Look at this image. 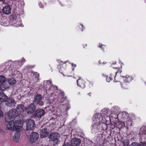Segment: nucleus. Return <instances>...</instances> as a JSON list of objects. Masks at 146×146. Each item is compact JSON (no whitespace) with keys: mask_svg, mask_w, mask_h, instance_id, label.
<instances>
[{"mask_svg":"<svg viewBox=\"0 0 146 146\" xmlns=\"http://www.w3.org/2000/svg\"><path fill=\"white\" fill-rule=\"evenodd\" d=\"M40 136L41 138L45 137L47 136L48 134V130L47 128L43 129L40 132Z\"/></svg>","mask_w":146,"mask_h":146,"instance_id":"nucleus-13","label":"nucleus"},{"mask_svg":"<svg viewBox=\"0 0 146 146\" xmlns=\"http://www.w3.org/2000/svg\"><path fill=\"white\" fill-rule=\"evenodd\" d=\"M140 146H146V142H141L140 144Z\"/></svg>","mask_w":146,"mask_h":146,"instance_id":"nucleus-32","label":"nucleus"},{"mask_svg":"<svg viewBox=\"0 0 146 146\" xmlns=\"http://www.w3.org/2000/svg\"><path fill=\"white\" fill-rule=\"evenodd\" d=\"M141 137L142 139L146 138V127L143 126L140 129L139 132Z\"/></svg>","mask_w":146,"mask_h":146,"instance_id":"nucleus-12","label":"nucleus"},{"mask_svg":"<svg viewBox=\"0 0 146 146\" xmlns=\"http://www.w3.org/2000/svg\"><path fill=\"white\" fill-rule=\"evenodd\" d=\"M99 125V124L93 123L91 126V131L92 133H96L98 131Z\"/></svg>","mask_w":146,"mask_h":146,"instance_id":"nucleus-15","label":"nucleus"},{"mask_svg":"<svg viewBox=\"0 0 146 146\" xmlns=\"http://www.w3.org/2000/svg\"><path fill=\"white\" fill-rule=\"evenodd\" d=\"M123 146H129V140L128 139H125L122 141Z\"/></svg>","mask_w":146,"mask_h":146,"instance_id":"nucleus-24","label":"nucleus"},{"mask_svg":"<svg viewBox=\"0 0 146 146\" xmlns=\"http://www.w3.org/2000/svg\"><path fill=\"white\" fill-rule=\"evenodd\" d=\"M18 115L17 111L15 109H12L7 113V115L9 119H13L17 117Z\"/></svg>","mask_w":146,"mask_h":146,"instance_id":"nucleus-4","label":"nucleus"},{"mask_svg":"<svg viewBox=\"0 0 146 146\" xmlns=\"http://www.w3.org/2000/svg\"><path fill=\"white\" fill-rule=\"evenodd\" d=\"M72 66H74V67H76V65L75 64H74L73 63H72Z\"/></svg>","mask_w":146,"mask_h":146,"instance_id":"nucleus-36","label":"nucleus"},{"mask_svg":"<svg viewBox=\"0 0 146 146\" xmlns=\"http://www.w3.org/2000/svg\"><path fill=\"white\" fill-rule=\"evenodd\" d=\"M119 109H118V108L117 107H114V109H113V111L115 113H117Z\"/></svg>","mask_w":146,"mask_h":146,"instance_id":"nucleus-30","label":"nucleus"},{"mask_svg":"<svg viewBox=\"0 0 146 146\" xmlns=\"http://www.w3.org/2000/svg\"><path fill=\"white\" fill-rule=\"evenodd\" d=\"M108 111L109 109L106 108H104L102 110V111L104 114H106L108 113Z\"/></svg>","mask_w":146,"mask_h":146,"instance_id":"nucleus-27","label":"nucleus"},{"mask_svg":"<svg viewBox=\"0 0 146 146\" xmlns=\"http://www.w3.org/2000/svg\"><path fill=\"white\" fill-rule=\"evenodd\" d=\"M63 146H69V144L68 143L64 144Z\"/></svg>","mask_w":146,"mask_h":146,"instance_id":"nucleus-34","label":"nucleus"},{"mask_svg":"<svg viewBox=\"0 0 146 146\" xmlns=\"http://www.w3.org/2000/svg\"><path fill=\"white\" fill-rule=\"evenodd\" d=\"M25 62V59L23 58L21 60H19L17 62L19 64V65H21L23 64L22 62Z\"/></svg>","mask_w":146,"mask_h":146,"instance_id":"nucleus-26","label":"nucleus"},{"mask_svg":"<svg viewBox=\"0 0 146 146\" xmlns=\"http://www.w3.org/2000/svg\"><path fill=\"white\" fill-rule=\"evenodd\" d=\"M8 82L10 85H13L17 83L16 81L13 78L9 79L8 80Z\"/></svg>","mask_w":146,"mask_h":146,"instance_id":"nucleus-21","label":"nucleus"},{"mask_svg":"<svg viewBox=\"0 0 146 146\" xmlns=\"http://www.w3.org/2000/svg\"><path fill=\"white\" fill-rule=\"evenodd\" d=\"M50 140L51 141H55V143L57 144L58 142V139L60 137V135L57 133H52L50 135Z\"/></svg>","mask_w":146,"mask_h":146,"instance_id":"nucleus-7","label":"nucleus"},{"mask_svg":"<svg viewBox=\"0 0 146 146\" xmlns=\"http://www.w3.org/2000/svg\"><path fill=\"white\" fill-rule=\"evenodd\" d=\"M3 9H11V8H10V6L9 5H7L6 6H5V7H4Z\"/></svg>","mask_w":146,"mask_h":146,"instance_id":"nucleus-31","label":"nucleus"},{"mask_svg":"<svg viewBox=\"0 0 146 146\" xmlns=\"http://www.w3.org/2000/svg\"><path fill=\"white\" fill-rule=\"evenodd\" d=\"M7 99V97L3 93H0V102H4L6 101Z\"/></svg>","mask_w":146,"mask_h":146,"instance_id":"nucleus-16","label":"nucleus"},{"mask_svg":"<svg viewBox=\"0 0 146 146\" xmlns=\"http://www.w3.org/2000/svg\"><path fill=\"white\" fill-rule=\"evenodd\" d=\"M122 77L123 78L124 81L125 83L129 82L132 80L131 77L128 75H127L124 77L123 76Z\"/></svg>","mask_w":146,"mask_h":146,"instance_id":"nucleus-17","label":"nucleus"},{"mask_svg":"<svg viewBox=\"0 0 146 146\" xmlns=\"http://www.w3.org/2000/svg\"><path fill=\"white\" fill-rule=\"evenodd\" d=\"M107 81L108 82H109V81H108L107 80Z\"/></svg>","mask_w":146,"mask_h":146,"instance_id":"nucleus-41","label":"nucleus"},{"mask_svg":"<svg viewBox=\"0 0 146 146\" xmlns=\"http://www.w3.org/2000/svg\"><path fill=\"white\" fill-rule=\"evenodd\" d=\"M102 119L100 114L96 113L93 115V123L100 124L102 122Z\"/></svg>","mask_w":146,"mask_h":146,"instance_id":"nucleus-3","label":"nucleus"},{"mask_svg":"<svg viewBox=\"0 0 146 146\" xmlns=\"http://www.w3.org/2000/svg\"><path fill=\"white\" fill-rule=\"evenodd\" d=\"M1 86V87L3 88L4 89H7L9 87V85L6 82V81L2 82Z\"/></svg>","mask_w":146,"mask_h":146,"instance_id":"nucleus-23","label":"nucleus"},{"mask_svg":"<svg viewBox=\"0 0 146 146\" xmlns=\"http://www.w3.org/2000/svg\"><path fill=\"white\" fill-rule=\"evenodd\" d=\"M3 131L2 129L0 127V133L3 132Z\"/></svg>","mask_w":146,"mask_h":146,"instance_id":"nucleus-35","label":"nucleus"},{"mask_svg":"<svg viewBox=\"0 0 146 146\" xmlns=\"http://www.w3.org/2000/svg\"><path fill=\"white\" fill-rule=\"evenodd\" d=\"M60 3L62 6H63L64 5V4H62V2H60Z\"/></svg>","mask_w":146,"mask_h":146,"instance_id":"nucleus-37","label":"nucleus"},{"mask_svg":"<svg viewBox=\"0 0 146 146\" xmlns=\"http://www.w3.org/2000/svg\"><path fill=\"white\" fill-rule=\"evenodd\" d=\"M61 95H62V96H63V95H64V93H62V94Z\"/></svg>","mask_w":146,"mask_h":146,"instance_id":"nucleus-38","label":"nucleus"},{"mask_svg":"<svg viewBox=\"0 0 146 146\" xmlns=\"http://www.w3.org/2000/svg\"><path fill=\"white\" fill-rule=\"evenodd\" d=\"M72 146H79L81 143L80 140L77 138L72 139L71 142Z\"/></svg>","mask_w":146,"mask_h":146,"instance_id":"nucleus-14","label":"nucleus"},{"mask_svg":"<svg viewBox=\"0 0 146 146\" xmlns=\"http://www.w3.org/2000/svg\"><path fill=\"white\" fill-rule=\"evenodd\" d=\"M20 136V134L19 133H15L13 137V140L15 142H18Z\"/></svg>","mask_w":146,"mask_h":146,"instance_id":"nucleus-18","label":"nucleus"},{"mask_svg":"<svg viewBox=\"0 0 146 146\" xmlns=\"http://www.w3.org/2000/svg\"><path fill=\"white\" fill-rule=\"evenodd\" d=\"M33 103L34 104H39L40 106H43L44 103L41 101L42 97L40 95L37 94L34 96Z\"/></svg>","mask_w":146,"mask_h":146,"instance_id":"nucleus-2","label":"nucleus"},{"mask_svg":"<svg viewBox=\"0 0 146 146\" xmlns=\"http://www.w3.org/2000/svg\"><path fill=\"white\" fill-rule=\"evenodd\" d=\"M7 63H6L5 64H7Z\"/></svg>","mask_w":146,"mask_h":146,"instance_id":"nucleus-40","label":"nucleus"},{"mask_svg":"<svg viewBox=\"0 0 146 146\" xmlns=\"http://www.w3.org/2000/svg\"><path fill=\"white\" fill-rule=\"evenodd\" d=\"M38 137V134L37 133L33 132L30 136V142L32 143L35 142L37 140Z\"/></svg>","mask_w":146,"mask_h":146,"instance_id":"nucleus-8","label":"nucleus"},{"mask_svg":"<svg viewBox=\"0 0 146 146\" xmlns=\"http://www.w3.org/2000/svg\"><path fill=\"white\" fill-rule=\"evenodd\" d=\"M82 30H83V26L82 25Z\"/></svg>","mask_w":146,"mask_h":146,"instance_id":"nucleus-39","label":"nucleus"},{"mask_svg":"<svg viewBox=\"0 0 146 146\" xmlns=\"http://www.w3.org/2000/svg\"><path fill=\"white\" fill-rule=\"evenodd\" d=\"M44 111L43 109H40L37 110L34 113L35 116L37 118L42 117L44 114Z\"/></svg>","mask_w":146,"mask_h":146,"instance_id":"nucleus-10","label":"nucleus"},{"mask_svg":"<svg viewBox=\"0 0 146 146\" xmlns=\"http://www.w3.org/2000/svg\"><path fill=\"white\" fill-rule=\"evenodd\" d=\"M51 81L50 80H46L44 82L43 84V86L44 88L46 89H48L49 88L50 90H52V88H54L55 89H57V87L56 86H54L53 85H51Z\"/></svg>","mask_w":146,"mask_h":146,"instance_id":"nucleus-9","label":"nucleus"},{"mask_svg":"<svg viewBox=\"0 0 146 146\" xmlns=\"http://www.w3.org/2000/svg\"><path fill=\"white\" fill-rule=\"evenodd\" d=\"M23 125V123L21 120H12L8 123L7 127L9 130L14 131L20 129Z\"/></svg>","mask_w":146,"mask_h":146,"instance_id":"nucleus-1","label":"nucleus"},{"mask_svg":"<svg viewBox=\"0 0 146 146\" xmlns=\"http://www.w3.org/2000/svg\"><path fill=\"white\" fill-rule=\"evenodd\" d=\"M16 104V102L15 100L12 98L8 99L5 102L6 105L9 107H13Z\"/></svg>","mask_w":146,"mask_h":146,"instance_id":"nucleus-11","label":"nucleus"},{"mask_svg":"<svg viewBox=\"0 0 146 146\" xmlns=\"http://www.w3.org/2000/svg\"><path fill=\"white\" fill-rule=\"evenodd\" d=\"M145 0V2H146V0Z\"/></svg>","mask_w":146,"mask_h":146,"instance_id":"nucleus-42","label":"nucleus"},{"mask_svg":"<svg viewBox=\"0 0 146 146\" xmlns=\"http://www.w3.org/2000/svg\"><path fill=\"white\" fill-rule=\"evenodd\" d=\"M36 106L33 103L28 105L26 108V111L27 113L31 114L36 110Z\"/></svg>","mask_w":146,"mask_h":146,"instance_id":"nucleus-5","label":"nucleus"},{"mask_svg":"<svg viewBox=\"0 0 146 146\" xmlns=\"http://www.w3.org/2000/svg\"><path fill=\"white\" fill-rule=\"evenodd\" d=\"M130 146H140V144L138 143L134 142L131 144Z\"/></svg>","mask_w":146,"mask_h":146,"instance_id":"nucleus-29","label":"nucleus"},{"mask_svg":"<svg viewBox=\"0 0 146 146\" xmlns=\"http://www.w3.org/2000/svg\"><path fill=\"white\" fill-rule=\"evenodd\" d=\"M17 109L18 111L21 112L24 111L25 108L23 105L20 104L17 106Z\"/></svg>","mask_w":146,"mask_h":146,"instance_id":"nucleus-20","label":"nucleus"},{"mask_svg":"<svg viewBox=\"0 0 146 146\" xmlns=\"http://www.w3.org/2000/svg\"><path fill=\"white\" fill-rule=\"evenodd\" d=\"M2 11L5 14H9L11 13V10H2Z\"/></svg>","mask_w":146,"mask_h":146,"instance_id":"nucleus-25","label":"nucleus"},{"mask_svg":"<svg viewBox=\"0 0 146 146\" xmlns=\"http://www.w3.org/2000/svg\"><path fill=\"white\" fill-rule=\"evenodd\" d=\"M81 78L80 77L77 80V84L78 86H79L80 87L83 88L85 87V85L84 83V82L82 80L80 81V83L78 82L80 80Z\"/></svg>","mask_w":146,"mask_h":146,"instance_id":"nucleus-19","label":"nucleus"},{"mask_svg":"<svg viewBox=\"0 0 146 146\" xmlns=\"http://www.w3.org/2000/svg\"><path fill=\"white\" fill-rule=\"evenodd\" d=\"M100 46V48L102 49V50H104L103 48H104L105 46L103 45H102Z\"/></svg>","mask_w":146,"mask_h":146,"instance_id":"nucleus-33","label":"nucleus"},{"mask_svg":"<svg viewBox=\"0 0 146 146\" xmlns=\"http://www.w3.org/2000/svg\"><path fill=\"white\" fill-rule=\"evenodd\" d=\"M35 127V123L32 119H29L27 121V129L28 130H32Z\"/></svg>","mask_w":146,"mask_h":146,"instance_id":"nucleus-6","label":"nucleus"},{"mask_svg":"<svg viewBox=\"0 0 146 146\" xmlns=\"http://www.w3.org/2000/svg\"><path fill=\"white\" fill-rule=\"evenodd\" d=\"M128 116V113L126 111L123 112L121 114V118L125 120V119L126 118H127Z\"/></svg>","mask_w":146,"mask_h":146,"instance_id":"nucleus-22","label":"nucleus"},{"mask_svg":"<svg viewBox=\"0 0 146 146\" xmlns=\"http://www.w3.org/2000/svg\"><path fill=\"white\" fill-rule=\"evenodd\" d=\"M5 78L3 76H1L0 77V82L2 83V82H4L6 81Z\"/></svg>","mask_w":146,"mask_h":146,"instance_id":"nucleus-28","label":"nucleus"}]
</instances>
